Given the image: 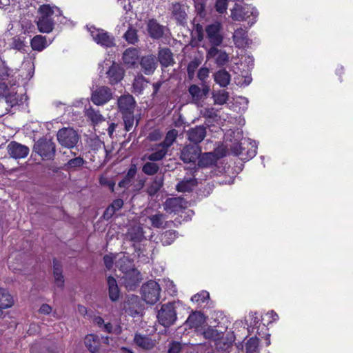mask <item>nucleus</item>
Instances as JSON below:
<instances>
[{
    "label": "nucleus",
    "mask_w": 353,
    "mask_h": 353,
    "mask_svg": "<svg viewBox=\"0 0 353 353\" xmlns=\"http://www.w3.org/2000/svg\"><path fill=\"white\" fill-rule=\"evenodd\" d=\"M99 181L101 185H107L112 191H114L115 183L113 181L110 180L106 177L101 176Z\"/></svg>",
    "instance_id": "obj_57"
},
{
    "label": "nucleus",
    "mask_w": 353,
    "mask_h": 353,
    "mask_svg": "<svg viewBox=\"0 0 353 353\" xmlns=\"http://www.w3.org/2000/svg\"><path fill=\"white\" fill-rule=\"evenodd\" d=\"M163 285L168 293L172 296H174L176 293V285L174 282L169 279H163L162 281Z\"/></svg>",
    "instance_id": "obj_49"
},
{
    "label": "nucleus",
    "mask_w": 353,
    "mask_h": 353,
    "mask_svg": "<svg viewBox=\"0 0 353 353\" xmlns=\"http://www.w3.org/2000/svg\"><path fill=\"white\" fill-rule=\"evenodd\" d=\"M200 153L199 147L196 145H188L183 148L181 152V159L184 163L194 162Z\"/></svg>",
    "instance_id": "obj_16"
},
{
    "label": "nucleus",
    "mask_w": 353,
    "mask_h": 353,
    "mask_svg": "<svg viewBox=\"0 0 353 353\" xmlns=\"http://www.w3.org/2000/svg\"><path fill=\"white\" fill-rule=\"evenodd\" d=\"M159 322L165 327L172 325L176 320L175 303H168L161 305L158 311Z\"/></svg>",
    "instance_id": "obj_4"
},
{
    "label": "nucleus",
    "mask_w": 353,
    "mask_h": 353,
    "mask_svg": "<svg viewBox=\"0 0 353 353\" xmlns=\"http://www.w3.org/2000/svg\"><path fill=\"white\" fill-rule=\"evenodd\" d=\"M245 144H249L250 145V148L247 151V158L252 159L256 154L257 145L255 141H251L250 139H245L243 143H239V142H235L232 145H231L230 147L233 153L235 155H239L243 157L244 154V148H242V145Z\"/></svg>",
    "instance_id": "obj_12"
},
{
    "label": "nucleus",
    "mask_w": 353,
    "mask_h": 353,
    "mask_svg": "<svg viewBox=\"0 0 353 353\" xmlns=\"http://www.w3.org/2000/svg\"><path fill=\"white\" fill-rule=\"evenodd\" d=\"M128 236L132 241L140 242L144 239L143 228L134 226L130 229Z\"/></svg>",
    "instance_id": "obj_41"
},
{
    "label": "nucleus",
    "mask_w": 353,
    "mask_h": 353,
    "mask_svg": "<svg viewBox=\"0 0 353 353\" xmlns=\"http://www.w3.org/2000/svg\"><path fill=\"white\" fill-rule=\"evenodd\" d=\"M125 39L132 44H134L138 41V36L136 29L132 27L129 28L124 34Z\"/></svg>",
    "instance_id": "obj_47"
},
{
    "label": "nucleus",
    "mask_w": 353,
    "mask_h": 353,
    "mask_svg": "<svg viewBox=\"0 0 353 353\" xmlns=\"http://www.w3.org/2000/svg\"><path fill=\"white\" fill-rule=\"evenodd\" d=\"M137 172V169L135 165H132L128 170L127 174L125 175V178L128 179L130 181L134 177Z\"/></svg>",
    "instance_id": "obj_63"
},
{
    "label": "nucleus",
    "mask_w": 353,
    "mask_h": 353,
    "mask_svg": "<svg viewBox=\"0 0 353 353\" xmlns=\"http://www.w3.org/2000/svg\"><path fill=\"white\" fill-rule=\"evenodd\" d=\"M198 67V63L196 61H191L188 66V72L189 77H192L194 75V71Z\"/></svg>",
    "instance_id": "obj_62"
},
{
    "label": "nucleus",
    "mask_w": 353,
    "mask_h": 353,
    "mask_svg": "<svg viewBox=\"0 0 353 353\" xmlns=\"http://www.w3.org/2000/svg\"><path fill=\"white\" fill-rule=\"evenodd\" d=\"M214 79L221 87H226L230 82V74L225 70H220L214 74Z\"/></svg>",
    "instance_id": "obj_31"
},
{
    "label": "nucleus",
    "mask_w": 353,
    "mask_h": 353,
    "mask_svg": "<svg viewBox=\"0 0 353 353\" xmlns=\"http://www.w3.org/2000/svg\"><path fill=\"white\" fill-rule=\"evenodd\" d=\"M151 150L152 152L146 157L148 160L150 161H159L162 159L166 154L168 149H166L161 143L155 145L154 147L152 148Z\"/></svg>",
    "instance_id": "obj_26"
},
{
    "label": "nucleus",
    "mask_w": 353,
    "mask_h": 353,
    "mask_svg": "<svg viewBox=\"0 0 353 353\" xmlns=\"http://www.w3.org/2000/svg\"><path fill=\"white\" fill-rule=\"evenodd\" d=\"M33 150L38 154L43 160L52 159L55 155L56 147L54 143L49 139H39L34 145Z\"/></svg>",
    "instance_id": "obj_3"
},
{
    "label": "nucleus",
    "mask_w": 353,
    "mask_h": 353,
    "mask_svg": "<svg viewBox=\"0 0 353 353\" xmlns=\"http://www.w3.org/2000/svg\"><path fill=\"white\" fill-rule=\"evenodd\" d=\"M161 288L154 281H149L141 288L143 299L148 304H154L160 297Z\"/></svg>",
    "instance_id": "obj_6"
},
{
    "label": "nucleus",
    "mask_w": 353,
    "mask_h": 353,
    "mask_svg": "<svg viewBox=\"0 0 353 353\" xmlns=\"http://www.w3.org/2000/svg\"><path fill=\"white\" fill-rule=\"evenodd\" d=\"M106 78L110 85H115L124 77L125 70L117 63L113 62L105 72Z\"/></svg>",
    "instance_id": "obj_11"
},
{
    "label": "nucleus",
    "mask_w": 353,
    "mask_h": 353,
    "mask_svg": "<svg viewBox=\"0 0 353 353\" xmlns=\"http://www.w3.org/2000/svg\"><path fill=\"white\" fill-rule=\"evenodd\" d=\"M123 206V201L118 199L114 200L111 205L108 206L103 214V216L106 219H110L114 214Z\"/></svg>",
    "instance_id": "obj_36"
},
{
    "label": "nucleus",
    "mask_w": 353,
    "mask_h": 353,
    "mask_svg": "<svg viewBox=\"0 0 353 353\" xmlns=\"http://www.w3.org/2000/svg\"><path fill=\"white\" fill-rule=\"evenodd\" d=\"M148 30L150 35L154 39H159L163 34V26H160L155 20L149 21Z\"/></svg>",
    "instance_id": "obj_29"
},
{
    "label": "nucleus",
    "mask_w": 353,
    "mask_h": 353,
    "mask_svg": "<svg viewBox=\"0 0 353 353\" xmlns=\"http://www.w3.org/2000/svg\"><path fill=\"white\" fill-rule=\"evenodd\" d=\"M247 321H249L251 326H256L259 322L257 314L256 312L250 313L249 319H248Z\"/></svg>",
    "instance_id": "obj_60"
},
{
    "label": "nucleus",
    "mask_w": 353,
    "mask_h": 353,
    "mask_svg": "<svg viewBox=\"0 0 353 353\" xmlns=\"http://www.w3.org/2000/svg\"><path fill=\"white\" fill-rule=\"evenodd\" d=\"M206 135V128L203 125L196 126L188 131V137L190 141L197 144L201 142Z\"/></svg>",
    "instance_id": "obj_18"
},
{
    "label": "nucleus",
    "mask_w": 353,
    "mask_h": 353,
    "mask_svg": "<svg viewBox=\"0 0 353 353\" xmlns=\"http://www.w3.org/2000/svg\"><path fill=\"white\" fill-rule=\"evenodd\" d=\"M89 31L92 39L97 44L105 48H110L115 45L114 37L106 31L94 27L90 28Z\"/></svg>",
    "instance_id": "obj_7"
},
{
    "label": "nucleus",
    "mask_w": 353,
    "mask_h": 353,
    "mask_svg": "<svg viewBox=\"0 0 353 353\" xmlns=\"http://www.w3.org/2000/svg\"><path fill=\"white\" fill-rule=\"evenodd\" d=\"M178 135V132L175 129H172L168 132L166 134L165 138L163 143L161 144L163 145L166 149H168L170 147L174 141L176 140Z\"/></svg>",
    "instance_id": "obj_43"
},
{
    "label": "nucleus",
    "mask_w": 353,
    "mask_h": 353,
    "mask_svg": "<svg viewBox=\"0 0 353 353\" xmlns=\"http://www.w3.org/2000/svg\"><path fill=\"white\" fill-rule=\"evenodd\" d=\"M140 65L145 74L150 75L153 74L157 66V61L155 56L150 54L143 57L141 59Z\"/></svg>",
    "instance_id": "obj_17"
},
{
    "label": "nucleus",
    "mask_w": 353,
    "mask_h": 353,
    "mask_svg": "<svg viewBox=\"0 0 353 353\" xmlns=\"http://www.w3.org/2000/svg\"><path fill=\"white\" fill-rule=\"evenodd\" d=\"M85 115L90 119L94 126L105 121V118L100 114L99 111L92 108H88Z\"/></svg>",
    "instance_id": "obj_39"
},
{
    "label": "nucleus",
    "mask_w": 353,
    "mask_h": 353,
    "mask_svg": "<svg viewBox=\"0 0 353 353\" xmlns=\"http://www.w3.org/2000/svg\"><path fill=\"white\" fill-rule=\"evenodd\" d=\"M228 8V0H216L215 3L216 10L219 13H223Z\"/></svg>",
    "instance_id": "obj_55"
},
{
    "label": "nucleus",
    "mask_w": 353,
    "mask_h": 353,
    "mask_svg": "<svg viewBox=\"0 0 353 353\" xmlns=\"http://www.w3.org/2000/svg\"><path fill=\"white\" fill-rule=\"evenodd\" d=\"M139 51L134 48H130L125 50L123 54L124 64L128 67L134 66L139 59Z\"/></svg>",
    "instance_id": "obj_22"
},
{
    "label": "nucleus",
    "mask_w": 353,
    "mask_h": 353,
    "mask_svg": "<svg viewBox=\"0 0 353 353\" xmlns=\"http://www.w3.org/2000/svg\"><path fill=\"white\" fill-rule=\"evenodd\" d=\"M109 297L112 301H116L119 297V290L116 279L112 276L108 277Z\"/></svg>",
    "instance_id": "obj_30"
},
{
    "label": "nucleus",
    "mask_w": 353,
    "mask_h": 353,
    "mask_svg": "<svg viewBox=\"0 0 353 353\" xmlns=\"http://www.w3.org/2000/svg\"><path fill=\"white\" fill-rule=\"evenodd\" d=\"M204 323V317L201 312H192L185 321V324L189 327L197 328Z\"/></svg>",
    "instance_id": "obj_27"
},
{
    "label": "nucleus",
    "mask_w": 353,
    "mask_h": 353,
    "mask_svg": "<svg viewBox=\"0 0 353 353\" xmlns=\"http://www.w3.org/2000/svg\"><path fill=\"white\" fill-rule=\"evenodd\" d=\"M208 89L206 90H203V92L201 90V88L196 85H192L189 88V92L190 95L192 97L193 99L195 101H199L201 99L203 94H205L208 92Z\"/></svg>",
    "instance_id": "obj_45"
},
{
    "label": "nucleus",
    "mask_w": 353,
    "mask_h": 353,
    "mask_svg": "<svg viewBox=\"0 0 353 353\" xmlns=\"http://www.w3.org/2000/svg\"><path fill=\"white\" fill-rule=\"evenodd\" d=\"M161 137V132L158 130H155L148 134V139L152 141H155L159 140Z\"/></svg>",
    "instance_id": "obj_58"
},
{
    "label": "nucleus",
    "mask_w": 353,
    "mask_h": 353,
    "mask_svg": "<svg viewBox=\"0 0 353 353\" xmlns=\"http://www.w3.org/2000/svg\"><path fill=\"white\" fill-rule=\"evenodd\" d=\"M145 84V79L142 75L137 77L132 84L133 92L138 94H141L143 90Z\"/></svg>",
    "instance_id": "obj_42"
},
{
    "label": "nucleus",
    "mask_w": 353,
    "mask_h": 353,
    "mask_svg": "<svg viewBox=\"0 0 353 353\" xmlns=\"http://www.w3.org/2000/svg\"><path fill=\"white\" fill-rule=\"evenodd\" d=\"M258 15L257 10L250 5L242 6L236 3L231 10V17L233 20L248 21L250 26L256 23Z\"/></svg>",
    "instance_id": "obj_2"
},
{
    "label": "nucleus",
    "mask_w": 353,
    "mask_h": 353,
    "mask_svg": "<svg viewBox=\"0 0 353 353\" xmlns=\"http://www.w3.org/2000/svg\"><path fill=\"white\" fill-rule=\"evenodd\" d=\"M175 239V232L167 231L162 236V242L163 245H170Z\"/></svg>",
    "instance_id": "obj_53"
},
{
    "label": "nucleus",
    "mask_w": 353,
    "mask_h": 353,
    "mask_svg": "<svg viewBox=\"0 0 353 353\" xmlns=\"http://www.w3.org/2000/svg\"><path fill=\"white\" fill-rule=\"evenodd\" d=\"M203 336L207 339L216 340L220 337V333L217 330L208 327L203 331Z\"/></svg>",
    "instance_id": "obj_50"
},
{
    "label": "nucleus",
    "mask_w": 353,
    "mask_h": 353,
    "mask_svg": "<svg viewBox=\"0 0 353 353\" xmlns=\"http://www.w3.org/2000/svg\"><path fill=\"white\" fill-rule=\"evenodd\" d=\"M163 185V176H156L148 185L146 192L150 196H154L162 188Z\"/></svg>",
    "instance_id": "obj_35"
},
{
    "label": "nucleus",
    "mask_w": 353,
    "mask_h": 353,
    "mask_svg": "<svg viewBox=\"0 0 353 353\" xmlns=\"http://www.w3.org/2000/svg\"><path fill=\"white\" fill-rule=\"evenodd\" d=\"M53 274L55 285L59 288H62L64 285V277L62 274L61 267L57 261L53 262Z\"/></svg>",
    "instance_id": "obj_34"
},
{
    "label": "nucleus",
    "mask_w": 353,
    "mask_h": 353,
    "mask_svg": "<svg viewBox=\"0 0 353 353\" xmlns=\"http://www.w3.org/2000/svg\"><path fill=\"white\" fill-rule=\"evenodd\" d=\"M135 101L132 96L128 94L121 96L118 99V106L123 114H131L134 108Z\"/></svg>",
    "instance_id": "obj_19"
},
{
    "label": "nucleus",
    "mask_w": 353,
    "mask_h": 353,
    "mask_svg": "<svg viewBox=\"0 0 353 353\" xmlns=\"http://www.w3.org/2000/svg\"><path fill=\"white\" fill-rule=\"evenodd\" d=\"M158 57L160 63L163 67H168L174 64L173 54L170 49L163 48L159 51Z\"/></svg>",
    "instance_id": "obj_25"
},
{
    "label": "nucleus",
    "mask_w": 353,
    "mask_h": 353,
    "mask_svg": "<svg viewBox=\"0 0 353 353\" xmlns=\"http://www.w3.org/2000/svg\"><path fill=\"white\" fill-rule=\"evenodd\" d=\"M134 341L138 346L143 349L149 350L152 348L154 346L153 342L148 337L139 334H135Z\"/></svg>",
    "instance_id": "obj_40"
},
{
    "label": "nucleus",
    "mask_w": 353,
    "mask_h": 353,
    "mask_svg": "<svg viewBox=\"0 0 353 353\" xmlns=\"http://www.w3.org/2000/svg\"><path fill=\"white\" fill-rule=\"evenodd\" d=\"M223 156V154L216 152H207L203 154L199 160V168H208L216 164L217 160Z\"/></svg>",
    "instance_id": "obj_20"
},
{
    "label": "nucleus",
    "mask_w": 353,
    "mask_h": 353,
    "mask_svg": "<svg viewBox=\"0 0 353 353\" xmlns=\"http://www.w3.org/2000/svg\"><path fill=\"white\" fill-rule=\"evenodd\" d=\"M212 99L214 103L216 105H223L228 101L229 93L224 90H214L212 92Z\"/></svg>",
    "instance_id": "obj_37"
},
{
    "label": "nucleus",
    "mask_w": 353,
    "mask_h": 353,
    "mask_svg": "<svg viewBox=\"0 0 353 353\" xmlns=\"http://www.w3.org/2000/svg\"><path fill=\"white\" fill-rule=\"evenodd\" d=\"M8 76V68L5 65V63L0 59V79H5Z\"/></svg>",
    "instance_id": "obj_59"
},
{
    "label": "nucleus",
    "mask_w": 353,
    "mask_h": 353,
    "mask_svg": "<svg viewBox=\"0 0 353 353\" xmlns=\"http://www.w3.org/2000/svg\"><path fill=\"white\" fill-rule=\"evenodd\" d=\"M259 339L257 337L250 338L245 343V348L247 353H255L259 348Z\"/></svg>",
    "instance_id": "obj_44"
},
{
    "label": "nucleus",
    "mask_w": 353,
    "mask_h": 353,
    "mask_svg": "<svg viewBox=\"0 0 353 353\" xmlns=\"http://www.w3.org/2000/svg\"><path fill=\"white\" fill-rule=\"evenodd\" d=\"M208 74L209 70L206 68H202L199 70L197 76L200 80L203 81L208 77Z\"/></svg>",
    "instance_id": "obj_61"
},
{
    "label": "nucleus",
    "mask_w": 353,
    "mask_h": 353,
    "mask_svg": "<svg viewBox=\"0 0 353 353\" xmlns=\"http://www.w3.org/2000/svg\"><path fill=\"white\" fill-rule=\"evenodd\" d=\"M112 98V92L107 86H101L92 92V101L97 105L108 103Z\"/></svg>",
    "instance_id": "obj_9"
},
{
    "label": "nucleus",
    "mask_w": 353,
    "mask_h": 353,
    "mask_svg": "<svg viewBox=\"0 0 353 353\" xmlns=\"http://www.w3.org/2000/svg\"><path fill=\"white\" fill-rule=\"evenodd\" d=\"M181 350V344L179 342H173L170 344L168 353H179Z\"/></svg>",
    "instance_id": "obj_56"
},
{
    "label": "nucleus",
    "mask_w": 353,
    "mask_h": 353,
    "mask_svg": "<svg viewBox=\"0 0 353 353\" xmlns=\"http://www.w3.org/2000/svg\"><path fill=\"white\" fill-rule=\"evenodd\" d=\"M85 344L92 353H94L99 348V339L96 335L88 334L85 338Z\"/></svg>",
    "instance_id": "obj_38"
},
{
    "label": "nucleus",
    "mask_w": 353,
    "mask_h": 353,
    "mask_svg": "<svg viewBox=\"0 0 353 353\" xmlns=\"http://www.w3.org/2000/svg\"><path fill=\"white\" fill-rule=\"evenodd\" d=\"M221 28L222 25L218 21L205 27L207 38L213 46H219L223 42V37L221 33Z\"/></svg>",
    "instance_id": "obj_8"
},
{
    "label": "nucleus",
    "mask_w": 353,
    "mask_h": 353,
    "mask_svg": "<svg viewBox=\"0 0 353 353\" xmlns=\"http://www.w3.org/2000/svg\"><path fill=\"white\" fill-rule=\"evenodd\" d=\"M234 43L237 48H244L248 43L247 31L241 28L236 29L232 36Z\"/></svg>",
    "instance_id": "obj_23"
},
{
    "label": "nucleus",
    "mask_w": 353,
    "mask_h": 353,
    "mask_svg": "<svg viewBox=\"0 0 353 353\" xmlns=\"http://www.w3.org/2000/svg\"><path fill=\"white\" fill-rule=\"evenodd\" d=\"M119 256V254H107L104 256L103 257V261L105 263V267L110 270L113 267L114 260L116 258H118Z\"/></svg>",
    "instance_id": "obj_54"
},
{
    "label": "nucleus",
    "mask_w": 353,
    "mask_h": 353,
    "mask_svg": "<svg viewBox=\"0 0 353 353\" xmlns=\"http://www.w3.org/2000/svg\"><path fill=\"white\" fill-rule=\"evenodd\" d=\"M51 312L52 307L48 304H43L39 309V312L43 314H49Z\"/></svg>",
    "instance_id": "obj_64"
},
{
    "label": "nucleus",
    "mask_w": 353,
    "mask_h": 353,
    "mask_svg": "<svg viewBox=\"0 0 353 353\" xmlns=\"http://www.w3.org/2000/svg\"><path fill=\"white\" fill-rule=\"evenodd\" d=\"M172 14L177 22L182 23L186 18V12L184 8L179 3L172 4Z\"/></svg>",
    "instance_id": "obj_32"
},
{
    "label": "nucleus",
    "mask_w": 353,
    "mask_h": 353,
    "mask_svg": "<svg viewBox=\"0 0 353 353\" xmlns=\"http://www.w3.org/2000/svg\"><path fill=\"white\" fill-rule=\"evenodd\" d=\"M13 296L5 288H0V318L3 310L11 307L14 305Z\"/></svg>",
    "instance_id": "obj_21"
},
{
    "label": "nucleus",
    "mask_w": 353,
    "mask_h": 353,
    "mask_svg": "<svg viewBox=\"0 0 353 353\" xmlns=\"http://www.w3.org/2000/svg\"><path fill=\"white\" fill-rule=\"evenodd\" d=\"M207 58L214 59L215 63L219 66L224 65L229 61V55L225 51L218 49L216 46H212L208 50Z\"/></svg>",
    "instance_id": "obj_15"
},
{
    "label": "nucleus",
    "mask_w": 353,
    "mask_h": 353,
    "mask_svg": "<svg viewBox=\"0 0 353 353\" xmlns=\"http://www.w3.org/2000/svg\"><path fill=\"white\" fill-rule=\"evenodd\" d=\"M59 144L67 148H74L79 141V136L72 128H63L60 129L57 134Z\"/></svg>",
    "instance_id": "obj_5"
},
{
    "label": "nucleus",
    "mask_w": 353,
    "mask_h": 353,
    "mask_svg": "<svg viewBox=\"0 0 353 353\" xmlns=\"http://www.w3.org/2000/svg\"><path fill=\"white\" fill-rule=\"evenodd\" d=\"M196 185V179L194 177L184 178L176 185V190L182 192H190Z\"/></svg>",
    "instance_id": "obj_28"
},
{
    "label": "nucleus",
    "mask_w": 353,
    "mask_h": 353,
    "mask_svg": "<svg viewBox=\"0 0 353 353\" xmlns=\"http://www.w3.org/2000/svg\"><path fill=\"white\" fill-rule=\"evenodd\" d=\"M117 268L123 273H126L131 270H135L133 262L125 254H121L116 262Z\"/></svg>",
    "instance_id": "obj_24"
},
{
    "label": "nucleus",
    "mask_w": 353,
    "mask_h": 353,
    "mask_svg": "<svg viewBox=\"0 0 353 353\" xmlns=\"http://www.w3.org/2000/svg\"><path fill=\"white\" fill-rule=\"evenodd\" d=\"M37 27L41 32L49 33L52 32L54 25L55 17L61 15V10L56 6L43 4L38 9Z\"/></svg>",
    "instance_id": "obj_1"
},
{
    "label": "nucleus",
    "mask_w": 353,
    "mask_h": 353,
    "mask_svg": "<svg viewBox=\"0 0 353 353\" xmlns=\"http://www.w3.org/2000/svg\"><path fill=\"white\" fill-rule=\"evenodd\" d=\"M30 44L32 50L39 52L42 51L48 46L46 37L41 35L34 37L31 40Z\"/></svg>",
    "instance_id": "obj_33"
},
{
    "label": "nucleus",
    "mask_w": 353,
    "mask_h": 353,
    "mask_svg": "<svg viewBox=\"0 0 353 353\" xmlns=\"http://www.w3.org/2000/svg\"><path fill=\"white\" fill-rule=\"evenodd\" d=\"M188 208V202L181 197L169 198L163 203V209L168 213H177Z\"/></svg>",
    "instance_id": "obj_10"
},
{
    "label": "nucleus",
    "mask_w": 353,
    "mask_h": 353,
    "mask_svg": "<svg viewBox=\"0 0 353 353\" xmlns=\"http://www.w3.org/2000/svg\"><path fill=\"white\" fill-rule=\"evenodd\" d=\"M151 224L153 227L160 228L163 227L164 224V215L163 214H156L149 217Z\"/></svg>",
    "instance_id": "obj_46"
},
{
    "label": "nucleus",
    "mask_w": 353,
    "mask_h": 353,
    "mask_svg": "<svg viewBox=\"0 0 353 353\" xmlns=\"http://www.w3.org/2000/svg\"><path fill=\"white\" fill-rule=\"evenodd\" d=\"M85 161L82 157H78L69 160L65 164L67 169H75L84 164Z\"/></svg>",
    "instance_id": "obj_48"
},
{
    "label": "nucleus",
    "mask_w": 353,
    "mask_h": 353,
    "mask_svg": "<svg viewBox=\"0 0 353 353\" xmlns=\"http://www.w3.org/2000/svg\"><path fill=\"white\" fill-rule=\"evenodd\" d=\"M141 277L140 272L137 270H131L124 274L121 277V281L125 288L129 290H133L140 283Z\"/></svg>",
    "instance_id": "obj_13"
},
{
    "label": "nucleus",
    "mask_w": 353,
    "mask_h": 353,
    "mask_svg": "<svg viewBox=\"0 0 353 353\" xmlns=\"http://www.w3.org/2000/svg\"><path fill=\"white\" fill-rule=\"evenodd\" d=\"M210 294L206 291H202L199 293L196 294L191 298V301L192 302L196 303L198 304H201L204 303L207 299H209Z\"/></svg>",
    "instance_id": "obj_51"
},
{
    "label": "nucleus",
    "mask_w": 353,
    "mask_h": 353,
    "mask_svg": "<svg viewBox=\"0 0 353 353\" xmlns=\"http://www.w3.org/2000/svg\"><path fill=\"white\" fill-rule=\"evenodd\" d=\"M7 150L10 157L15 159L26 158L30 151L27 146L15 141L10 142L7 146Z\"/></svg>",
    "instance_id": "obj_14"
},
{
    "label": "nucleus",
    "mask_w": 353,
    "mask_h": 353,
    "mask_svg": "<svg viewBox=\"0 0 353 353\" xmlns=\"http://www.w3.org/2000/svg\"><path fill=\"white\" fill-rule=\"evenodd\" d=\"M158 170L159 166L154 163H146L143 167V172L148 175H153L157 173Z\"/></svg>",
    "instance_id": "obj_52"
}]
</instances>
